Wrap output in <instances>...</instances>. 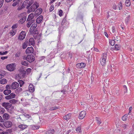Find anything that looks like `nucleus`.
<instances>
[{
    "label": "nucleus",
    "mask_w": 134,
    "mask_h": 134,
    "mask_svg": "<svg viewBox=\"0 0 134 134\" xmlns=\"http://www.w3.org/2000/svg\"><path fill=\"white\" fill-rule=\"evenodd\" d=\"M39 6V4L37 2H36L30 7V8H28V12H29V13L31 12H34L35 10Z\"/></svg>",
    "instance_id": "1"
},
{
    "label": "nucleus",
    "mask_w": 134,
    "mask_h": 134,
    "mask_svg": "<svg viewBox=\"0 0 134 134\" xmlns=\"http://www.w3.org/2000/svg\"><path fill=\"white\" fill-rule=\"evenodd\" d=\"M19 17L20 18L19 21V23L21 24H23L26 19V14L25 13H22L19 15Z\"/></svg>",
    "instance_id": "2"
},
{
    "label": "nucleus",
    "mask_w": 134,
    "mask_h": 134,
    "mask_svg": "<svg viewBox=\"0 0 134 134\" xmlns=\"http://www.w3.org/2000/svg\"><path fill=\"white\" fill-rule=\"evenodd\" d=\"M107 57V54L106 53H104L103 54L102 57L101 58V60L100 61L101 64L103 66L105 65L106 64Z\"/></svg>",
    "instance_id": "3"
},
{
    "label": "nucleus",
    "mask_w": 134,
    "mask_h": 134,
    "mask_svg": "<svg viewBox=\"0 0 134 134\" xmlns=\"http://www.w3.org/2000/svg\"><path fill=\"white\" fill-rule=\"evenodd\" d=\"M14 63H11L8 65L6 67L7 69L8 70L12 71H14L15 68V66Z\"/></svg>",
    "instance_id": "4"
},
{
    "label": "nucleus",
    "mask_w": 134,
    "mask_h": 134,
    "mask_svg": "<svg viewBox=\"0 0 134 134\" xmlns=\"http://www.w3.org/2000/svg\"><path fill=\"white\" fill-rule=\"evenodd\" d=\"M32 4V3L30 2V1L29 0H26L24 2L22 7V8H25L26 6V8L28 9L30 6Z\"/></svg>",
    "instance_id": "5"
},
{
    "label": "nucleus",
    "mask_w": 134,
    "mask_h": 134,
    "mask_svg": "<svg viewBox=\"0 0 134 134\" xmlns=\"http://www.w3.org/2000/svg\"><path fill=\"white\" fill-rule=\"evenodd\" d=\"M25 58L27 61L30 63L33 62L35 60V57L32 54L28 55Z\"/></svg>",
    "instance_id": "6"
},
{
    "label": "nucleus",
    "mask_w": 134,
    "mask_h": 134,
    "mask_svg": "<svg viewBox=\"0 0 134 134\" xmlns=\"http://www.w3.org/2000/svg\"><path fill=\"white\" fill-rule=\"evenodd\" d=\"M26 36L25 31H22L20 33L19 36L18 37V39L20 41L22 40L25 38Z\"/></svg>",
    "instance_id": "7"
},
{
    "label": "nucleus",
    "mask_w": 134,
    "mask_h": 134,
    "mask_svg": "<svg viewBox=\"0 0 134 134\" xmlns=\"http://www.w3.org/2000/svg\"><path fill=\"white\" fill-rule=\"evenodd\" d=\"M26 72L24 70L20 71L19 73L18 74L16 75V77L18 76V77L21 78L23 77H24L25 76Z\"/></svg>",
    "instance_id": "8"
},
{
    "label": "nucleus",
    "mask_w": 134,
    "mask_h": 134,
    "mask_svg": "<svg viewBox=\"0 0 134 134\" xmlns=\"http://www.w3.org/2000/svg\"><path fill=\"white\" fill-rule=\"evenodd\" d=\"M12 104L8 102H4L2 104V106L6 109H9L12 106Z\"/></svg>",
    "instance_id": "9"
},
{
    "label": "nucleus",
    "mask_w": 134,
    "mask_h": 134,
    "mask_svg": "<svg viewBox=\"0 0 134 134\" xmlns=\"http://www.w3.org/2000/svg\"><path fill=\"white\" fill-rule=\"evenodd\" d=\"M86 112L85 111H81L79 114V118L80 119H82L86 116Z\"/></svg>",
    "instance_id": "10"
},
{
    "label": "nucleus",
    "mask_w": 134,
    "mask_h": 134,
    "mask_svg": "<svg viewBox=\"0 0 134 134\" xmlns=\"http://www.w3.org/2000/svg\"><path fill=\"white\" fill-rule=\"evenodd\" d=\"M86 64L83 63H78L76 65V67L78 69H82L84 68L86 66Z\"/></svg>",
    "instance_id": "11"
},
{
    "label": "nucleus",
    "mask_w": 134,
    "mask_h": 134,
    "mask_svg": "<svg viewBox=\"0 0 134 134\" xmlns=\"http://www.w3.org/2000/svg\"><path fill=\"white\" fill-rule=\"evenodd\" d=\"M34 50V49L32 47H28L26 50V54L32 53L33 52Z\"/></svg>",
    "instance_id": "12"
},
{
    "label": "nucleus",
    "mask_w": 134,
    "mask_h": 134,
    "mask_svg": "<svg viewBox=\"0 0 134 134\" xmlns=\"http://www.w3.org/2000/svg\"><path fill=\"white\" fill-rule=\"evenodd\" d=\"M69 25V23L68 22L66 21V18H64L63 21H62V26L63 27H68V25Z\"/></svg>",
    "instance_id": "13"
},
{
    "label": "nucleus",
    "mask_w": 134,
    "mask_h": 134,
    "mask_svg": "<svg viewBox=\"0 0 134 134\" xmlns=\"http://www.w3.org/2000/svg\"><path fill=\"white\" fill-rule=\"evenodd\" d=\"M19 86V83L17 82H15L12 83L11 87L12 89H15L18 88Z\"/></svg>",
    "instance_id": "14"
},
{
    "label": "nucleus",
    "mask_w": 134,
    "mask_h": 134,
    "mask_svg": "<svg viewBox=\"0 0 134 134\" xmlns=\"http://www.w3.org/2000/svg\"><path fill=\"white\" fill-rule=\"evenodd\" d=\"M42 12V9L41 8L37 9L35 12V16H37L40 14Z\"/></svg>",
    "instance_id": "15"
},
{
    "label": "nucleus",
    "mask_w": 134,
    "mask_h": 134,
    "mask_svg": "<svg viewBox=\"0 0 134 134\" xmlns=\"http://www.w3.org/2000/svg\"><path fill=\"white\" fill-rule=\"evenodd\" d=\"M12 122L9 121H7L4 123V126L7 128L11 127L12 126Z\"/></svg>",
    "instance_id": "16"
},
{
    "label": "nucleus",
    "mask_w": 134,
    "mask_h": 134,
    "mask_svg": "<svg viewBox=\"0 0 134 134\" xmlns=\"http://www.w3.org/2000/svg\"><path fill=\"white\" fill-rule=\"evenodd\" d=\"M29 31L31 34L38 35V31L37 30V29L30 30Z\"/></svg>",
    "instance_id": "17"
},
{
    "label": "nucleus",
    "mask_w": 134,
    "mask_h": 134,
    "mask_svg": "<svg viewBox=\"0 0 134 134\" xmlns=\"http://www.w3.org/2000/svg\"><path fill=\"white\" fill-rule=\"evenodd\" d=\"M29 46L32 45L34 46L35 44V42L34 39L33 38H30L29 40Z\"/></svg>",
    "instance_id": "18"
},
{
    "label": "nucleus",
    "mask_w": 134,
    "mask_h": 134,
    "mask_svg": "<svg viewBox=\"0 0 134 134\" xmlns=\"http://www.w3.org/2000/svg\"><path fill=\"white\" fill-rule=\"evenodd\" d=\"M35 16V14L32 13L29 15L27 19L29 20H34L33 19V18Z\"/></svg>",
    "instance_id": "19"
},
{
    "label": "nucleus",
    "mask_w": 134,
    "mask_h": 134,
    "mask_svg": "<svg viewBox=\"0 0 134 134\" xmlns=\"http://www.w3.org/2000/svg\"><path fill=\"white\" fill-rule=\"evenodd\" d=\"M28 40H25L22 44V48L23 49H25L27 47L28 45Z\"/></svg>",
    "instance_id": "20"
},
{
    "label": "nucleus",
    "mask_w": 134,
    "mask_h": 134,
    "mask_svg": "<svg viewBox=\"0 0 134 134\" xmlns=\"http://www.w3.org/2000/svg\"><path fill=\"white\" fill-rule=\"evenodd\" d=\"M43 19V16L41 15H40L36 19V23L38 24H40Z\"/></svg>",
    "instance_id": "21"
},
{
    "label": "nucleus",
    "mask_w": 134,
    "mask_h": 134,
    "mask_svg": "<svg viewBox=\"0 0 134 134\" xmlns=\"http://www.w3.org/2000/svg\"><path fill=\"white\" fill-rule=\"evenodd\" d=\"M29 90L31 92H33L34 91V86L32 84H30L29 86Z\"/></svg>",
    "instance_id": "22"
},
{
    "label": "nucleus",
    "mask_w": 134,
    "mask_h": 134,
    "mask_svg": "<svg viewBox=\"0 0 134 134\" xmlns=\"http://www.w3.org/2000/svg\"><path fill=\"white\" fill-rule=\"evenodd\" d=\"M71 114L70 113L63 116L64 119L65 120H69L71 118Z\"/></svg>",
    "instance_id": "23"
},
{
    "label": "nucleus",
    "mask_w": 134,
    "mask_h": 134,
    "mask_svg": "<svg viewBox=\"0 0 134 134\" xmlns=\"http://www.w3.org/2000/svg\"><path fill=\"white\" fill-rule=\"evenodd\" d=\"M23 89L21 87H19L15 91V93L17 94H19L22 91Z\"/></svg>",
    "instance_id": "24"
},
{
    "label": "nucleus",
    "mask_w": 134,
    "mask_h": 134,
    "mask_svg": "<svg viewBox=\"0 0 134 134\" xmlns=\"http://www.w3.org/2000/svg\"><path fill=\"white\" fill-rule=\"evenodd\" d=\"M3 119L4 120L8 119L9 118V115L7 113L4 114L3 116Z\"/></svg>",
    "instance_id": "25"
},
{
    "label": "nucleus",
    "mask_w": 134,
    "mask_h": 134,
    "mask_svg": "<svg viewBox=\"0 0 134 134\" xmlns=\"http://www.w3.org/2000/svg\"><path fill=\"white\" fill-rule=\"evenodd\" d=\"M113 49L116 51H118L120 49V46L119 45H118L117 44H115L114 47H113Z\"/></svg>",
    "instance_id": "26"
},
{
    "label": "nucleus",
    "mask_w": 134,
    "mask_h": 134,
    "mask_svg": "<svg viewBox=\"0 0 134 134\" xmlns=\"http://www.w3.org/2000/svg\"><path fill=\"white\" fill-rule=\"evenodd\" d=\"M11 92V91L10 90H5L3 92L4 94L5 95H8Z\"/></svg>",
    "instance_id": "27"
},
{
    "label": "nucleus",
    "mask_w": 134,
    "mask_h": 134,
    "mask_svg": "<svg viewBox=\"0 0 134 134\" xmlns=\"http://www.w3.org/2000/svg\"><path fill=\"white\" fill-rule=\"evenodd\" d=\"M7 81L5 79H3L0 80V83L4 84L7 83Z\"/></svg>",
    "instance_id": "28"
},
{
    "label": "nucleus",
    "mask_w": 134,
    "mask_h": 134,
    "mask_svg": "<svg viewBox=\"0 0 134 134\" xmlns=\"http://www.w3.org/2000/svg\"><path fill=\"white\" fill-rule=\"evenodd\" d=\"M18 128L20 129L21 130H23L26 127V125H20L18 126Z\"/></svg>",
    "instance_id": "29"
},
{
    "label": "nucleus",
    "mask_w": 134,
    "mask_h": 134,
    "mask_svg": "<svg viewBox=\"0 0 134 134\" xmlns=\"http://www.w3.org/2000/svg\"><path fill=\"white\" fill-rule=\"evenodd\" d=\"M54 131V130H51L46 131L45 133V134H53Z\"/></svg>",
    "instance_id": "30"
},
{
    "label": "nucleus",
    "mask_w": 134,
    "mask_h": 134,
    "mask_svg": "<svg viewBox=\"0 0 134 134\" xmlns=\"http://www.w3.org/2000/svg\"><path fill=\"white\" fill-rule=\"evenodd\" d=\"M37 23H34L31 26L30 30L35 29L37 27Z\"/></svg>",
    "instance_id": "31"
},
{
    "label": "nucleus",
    "mask_w": 134,
    "mask_h": 134,
    "mask_svg": "<svg viewBox=\"0 0 134 134\" xmlns=\"http://www.w3.org/2000/svg\"><path fill=\"white\" fill-rule=\"evenodd\" d=\"M129 126V125L128 123L126 124H122L121 126V127L123 128L124 129H126Z\"/></svg>",
    "instance_id": "32"
},
{
    "label": "nucleus",
    "mask_w": 134,
    "mask_h": 134,
    "mask_svg": "<svg viewBox=\"0 0 134 134\" xmlns=\"http://www.w3.org/2000/svg\"><path fill=\"white\" fill-rule=\"evenodd\" d=\"M21 2V0H18L13 3L12 4V5L13 6H15L17 4H19V2L20 3Z\"/></svg>",
    "instance_id": "33"
},
{
    "label": "nucleus",
    "mask_w": 134,
    "mask_h": 134,
    "mask_svg": "<svg viewBox=\"0 0 134 134\" xmlns=\"http://www.w3.org/2000/svg\"><path fill=\"white\" fill-rule=\"evenodd\" d=\"M125 5L127 7H129L131 5L130 1L129 0H126L125 2Z\"/></svg>",
    "instance_id": "34"
},
{
    "label": "nucleus",
    "mask_w": 134,
    "mask_h": 134,
    "mask_svg": "<svg viewBox=\"0 0 134 134\" xmlns=\"http://www.w3.org/2000/svg\"><path fill=\"white\" fill-rule=\"evenodd\" d=\"M116 42L115 40H113L109 41V43L111 46H114Z\"/></svg>",
    "instance_id": "35"
},
{
    "label": "nucleus",
    "mask_w": 134,
    "mask_h": 134,
    "mask_svg": "<svg viewBox=\"0 0 134 134\" xmlns=\"http://www.w3.org/2000/svg\"><path fill=\"white\" fill-rule=\"evenodd\" d=\"M21 64L25 66H27L28 65V62L26 61H22L21 62Z\"/></svg>",
    "instance_id": "36"
},
{
    "label": "nucleus",
    "mask_w": 134,
    "mask_h": 134,
    "mask_svg": "<svg viewBox=\"0 0 134 134\" xmlns=\"http://www.w3.org/2000/svg\"><path fill=\"white\" fill-rule=\"evenodd\" d=\"M115 39L114 40L115 41V42H116L117 41L118 43H119L120 41V38L119 36H117L116 38H115Z\"/></svg>",
    "instance_id": "37"
},
{
    "label": "nucleus",
    "mask_w": 134,
    "mask_h": 134,
    "mask_svg": "<svg viewBox=\"0 0 134 134\" xmlns=\"http://www.w3.org/2000/svg\"><path fill=\"white\" fill-rule=\"evenodd\" d=\"M76 132L78 133H79L80 132H81V128L80 126H78L76 129Z\"/></svg>",
    "instance_id": "38"
},
{
    "label": "nucleus",
    "mask_w": 134,
    "mask_h": 134,
    "mask_svg": "<svg viewBox=\"0 0 134 134\" xmlns=\"http://www.w3.org/2000/svg\"><path fill=\"white\" fill-rule=\"evenodd\" d=\"M9 102L12 104H14L16 103L17 102V101L16 100H15V99H13L11 100H10L9 101Z\"/></svg>",
    "instance_id": "39"
},
{
    "label": "nucleus",
    "mask_w": 134,
    "mask_h": 134,
    "mask_svg": "<svg viewBox=\"0 0 134 134\" xmlns=\"http://www.w3.org/2000/svg\"><path fill=\"white\" fill-rule=\"evenodd\" d=\"M31 128L34 130L38 129L39 127V126L36 125H32L31 126Z\"/></svg>",
    "instance_id": "40"
},
{
    "label": "nucleus",
    "mask_w": 134,
    "mask_h": 134,
    "mask_svg": "<svg viewBox=\"0 0 134 134\" xmlns=\"http://www.w3.org/2000/svg\"><path fill=\"white\" fill-rule=\"evenodd\" d=\"M18 81L20 84V86L21 87H22L24 83V82L21 80H19Z\"/></svg>",
    "instance_id": "41"
},
{
    "label": "nucleus",
    "mask_w": 134,
    "mask_h": 134,
    "mask_svg": "<svg viewBox=\"0 0 134 134\" xmlns=\"http://www.w3.org/2000/svg\"><path fill=\"white\" fill-rule=\"evenodd\" d=\"M130 15H128L126 18L125 21L126 23H127L130 20Z\"/></svg>",
    "instance_id": "42"
},
{
    "label": "nucleus",
    "mask_w": 134,
    "mask_h": 134,
    "mask_svg": "<svg viewBox=\"0 0 134 134\" xmlns=\"http://www.w3.org/2000/svg\"><path fill=\"white\" fill-rule=\"evenodd\" d=\"M4 109L3 108H0V114H3L5 111Z\"/></svg>",
    "instance_id": "43"
},
{
    "label": "nucleus",
    "mask_w": 134,
    "mask_h": 134,
    "mask_svg": "<svg viewBox=\"0 0 134 134\" xmlns=\"http://www.w3.org/2000/svg\"><path fill=\"white\" fill-rule=\"evenodd\" d=\"M118 8L119 10H121L122 9V5L121 2H120L118 5Z\"/></svg>",
    "instance_id": "44"
},
{
    "label": "nucleus",
    "mask_w": 134,
    "mask_h": 134,
    "mask_svg": "<svg viewBox=\"0 0 134 134\" xmlns=\"http://www.w3.org/2000/svg\"><path fill=\"white\" fill-rule=\"evenodd\" d=\"M96 120L97 121V122L98 124L99 125L101 123V121L100 119L96 117Z\"/></svg>",
    "instance_id": "45"
},
{
    "label": "nucleus",
    "mask_w": 134,
    "mask_h": 134,
    "mask_svg": "<svg viewBox=\"0 0 134 134\" xmlns=\"http://www.w3.org/2000/svg\"><path fill=\"white\" fill-rule=\"evenodd\" d=\"M127 115H125L124 116H122V119L123 121H126L127 119Z\"/></svg>",
    "instance_id": "46"
},
{
    "label": "nucleus",
    "mask_w": 134,
    "mask_h": 134,
    "mask_svg": "<svg viewBox=\"0 0 134 134\" xmlns=\"http://www.w3.org/2000/svg\"><path fill=\"white\" fill-rule=\"evenodd\" d=\"M123 88L124 90V92L125 93L127 92V89L126 86L125 85L123 86Z\"/></svg>",
    "instance_id": "47"
},
{
    "label": "nucleus",
    "mask_w": 134,
    "mask_h": 134,
    "mask_svg": "<svg viewBox=\"0 0 134 134\" xmlns=\"http://www.w3.org/2000/svg\"><path fill=\"white\" fill-rule=\"evenodd\" d=\"M27 21L28 22L27 23L28 24H30L31 25L35 21V20H29L27 19Z\"/></svg>",
    "instance_id": "48"
},
{
    "label": "nucleus",
    "mask_w": 134,
    "mask_h": 134,
    "mask_svg": "<svg viewBox=\"0 0 134 134\" xmlns=\"http://www.w3.org/2000/svg\"><path fill=\"white\" fill-rule=\"evenodd\" d=\"M11 98H14L15 96V94L14 93H12L9 95Z\"/></svg>",
    "instance_id": "49"
},
{
    "label": "nucleus",
    "mask_w": 134,
    "mask_h": 134,
    "mask_svg": "<svg viewBox=\"0 0 134 134\" xmlns=\"http://www.w3.org/2000/svg\"><path fill=\"white\" fill-rule=\"evenodd\" d=\"M18 26V24H14L12 26V29H14L15 28H17Z\"/></svg>",
    "instance_id": "50"
},
{
    "label": "nucleus",
    "mask_w": 134,
    "mask_h": 134,
    "mask_svg": "<svg viewBox=\"0 0 134 134\" xmlns=\"http://www.w3.org/2000/svg\"><path fill=\"white\" fill-rule=\"evenodd\" d=\"M68 54L69 55L68 57L70 58V59L71 58L73 55V54L71 52H69L68 53Z\"/></svg>",
    "instance_id": "51"
},
{
    "label": "nucleus",
    "mask_w": 134,
    "mask_h": 134,
    "mask_svg": "<svg viewBox=\"0 0 134 134\" xmlns=\"http://www.w3.org/2000/svg\"><path fill=\"white\" fill-rule=\"evenodd\" d=\"M58 109V107H52L51 108L49 109L50 110H55Z\"/></svg>",
    "instance_id": "52"
},
{
    "label": "nucleus",
    "mask_w": 134,
    "mask_h": 134,
    "mask_svg": "<svg viewBox=\"0 0 134 134\" xmlns=\"http://www.w3.org/2000/svg\"><path fill=\"white\" fill-rule=\"evenodd\" d=\"M63 11L61 9H60L59 11V15L60 16H61L62 15Z\"/></svg>",
    "instance_id": "53"
},
{
    "label": "nucleus",
    "mask_w": 134,
    "mask_h": 134,
    "mask_svg": "<svg viewBox=\"0 0 134 134\" xmlns=\"http://www.w3.org/2000/svg\"><path fill=\"white\" fill-rule=\"evenodd\" d=\"M54 9V5H51L49 8V10L50 12L52 11Z\"/></svg>",
    "instance_id": "54"
},
{
    "label": "nucleus",
    "mask_w": 134,
    "mask_h": 134,
    "mask_svg": "<svg viewBox=\"0 0 134 134\" xmlns=\"http://www.w3.org/2000/svg\"><path fill=\"white\" fill-rule=\"evenodd\" d=\"M10 33L11 35L13 36L15 34L16 32L15 31H14L13 30L10 32Z\"/></svg>",
    "instance_id": "55"
},
{
    "label": "nucleus",
    "mask_w": 134,
    "mask_h": 134,
    "mask_svg": "<svg viewBox=\"0 0 134 134\" xmlns=\"http://www.w3.org/2000/svg\"><path fill=\"white\" fill-rule=\"evenodd\" d=\"M4 2V1L2 0H0V8L2 6Z\"/></svg>",
    "instance_id": "56"
},
{
    "label": "nucleus",
    "mask_w": 134,
    "mask_h": 134,
    "mask_svg": "<svg viewBox=\"0 0 134 134\" xmlns=\"http://www.w3.org/2000/svg\"><path fill=\"white\" fill-rule=\"evenodd\" d=\"M3 96H4V95L2 93H0V102L1 101L3 98Z\"/></svg>",
    "instance_id": "57"
},
{
    "label": "nucleus",
    "mask_w": 134,
    "mask_h": 134,
    "mask_svg": "<svg viewBox=\"0 0 134 134\" xmlns=\"http://www.w3.org/2000/svg\"><path fill=\"white\" fill-rule=\"evenodd\" d=\"M20 55V52H18L15 55V57H19Z\"/></svg>",
    "instance_id": "58"
},
{
    "label": "nucleus",
    "mask_w": 134,
    "mask_h": 134,
    "mask_svg": "<svg viewBox=\"0 0 134 134\" xmlns=\"http://www.w3.org/2000/svg\"><path fill=\"white\" fill-rule=\"evenodd\" d=\"M11 86L10 85H7L5 86V88L7 90L10 88Z\"/></svg>",
    "instance_id": "59"
},
{
    "label": "nucleus",
    "mask_w": 134,
    "mask_h": 134,
    "mask_svg": "<svg viewBox=\"0 0 134 134\" xmlns=\"http://www.w3.org/2000/svg\"><path fill=\"white\" fill-rule=\"evenodd\" d=\"M8 52L7 51H6L4 52H3V53L2 52H0V54L2 55H4L7 54Z\"/></svg>",
    "instance_id": "60"
},
{
    "label": "nucleus",
    "mask_w": 134,
    "mask_h": 134,
    "mask_svg": "<svg viewBox=\"0 0 134 134\" xmlns=\"http://www.w3.org/2000/svg\"><path fill=\"white\" fill-rule=\"evenodd\" d=\"M112 29L113 33H115L116 32V30L115 27L113 26L112 28Z\"/></svg>",
    "instance_id": "61"
},
{
    "label": "nucleus",
    "mask_w": 134,
    "mask_h": 134,
    "mask_svg": "<svg viewBox=\"0 0 134 134\" xmlns=\"http://www.w3.org/2000/svg\"><path fill=\"white\" fill-rule=\"evenodd\" d=\"M5 98L6 99H12L9 95L8 96H5Z\"/></svg>",
    "instance_id": "62"
},
{
    "label": "nucleus",
    "mask_w": 134,
    "mask_h": 134,
    "mask_svg": "<svg viewBox=\"0 0 134 134\" xmlns=\"http://www.w3.org/2000/svg\"><path fill=\"white\" fill-rule=\"evenodd\" d=\"M114 9V10H116L117 9V6L115 4H114L113 7H112Z\"/></svg>",
    "instance_id": "63"
},
{
    "label": "nucleus",
    "mask_w": 134,
    "mask_h": 134,
    "mask_svg": "<svg viewBox=\"0 0 134 134\" xmlns=\"http://www.w3.org/2000/svg\"><path fill=\"white\" fill-rule=\"evenodd\" d=\"M8 57L7 56H4L1 57V59L3 60H4L5 59H6L8 58Z\"/></svg>",
    "instance_id": "64"
}]
</instances>
